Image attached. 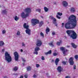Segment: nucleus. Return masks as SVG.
<instances>
[{"instance_id":"13","label":"nucleus","mask_w":78,"mask_h":78,"mask_svg":"<svg viewBox=\"0 0 78 78\" xmlns=\"http://www.w3.org/2000/svg\"><path fill=\"white\" fill-rule=\"evenodd\" d=\"M59 61V58H56L55 61V63L56 66H58V63Z\"/></svg>"},{"instance_id":"38","label":"nucleus","mask_w":78,"mask_h":78,"mask_svg":"<svg viewBox=\"0 0 78 78\" xmlns=\"http://www.w3.org/2000/svg\"><path fill=\"white\" fill-rule=\"evenodd\" d=\"M41 59L42 60H45V58H44V57L42 56L41 57Z\"/></svg>"},{"instance_id":"7","label":"nucleus","mask_w":78,"mask_h":78,"mask_svg":"<svg viewBox=\"0 0 78 78\" xmlns=\"http://www.w3.org/2000/svg\"><path fill=\"white\" fill-rule=\"evenodd\" d=\"M36 44L37 47H41V46L42 45V40L40 39H37Z\"/></svg>"},{"instance_id":"29","label":"nucleus","mask_w":78,"mask_h":78,"mask_svg":"<svg viewBox=\"0 0 78 78\" xmlns=\"http://www.w3.org/2000/svg\"><path fill=\"white\" fill-rule=\"evenodd\" d=\"M36 11H38L39 12H40L41 11V9H36Z\"/></svg>"},{"instance_id":"18","label":"nucleus","mask_w":78,"mask_h":78,"mask_svg":"<svg viewBox=\"0 0 78 78\" xmlns=\"http://www.w3.org/2000/svg\"><path fill=\"white\" fill-rule=\"evenodd\" d=\"M51 51L50 50L48 52L45 53L46 55H47L48 54H51Z\"/></svg>"},{"instance_id":"1","label":"nucleus","mask_w":78,"mask_h":78,"mask_svg":"<svg viewBox=\"0 0 78 78\" xmlns=\"http://www.w3.org/2000/svg\"><path fill=\"white\" fill-rule=\"evenodd\" d=\"M76 17L72 15L68 18V22L66 23L65 25V28L67 29L74 28L76 26Z\"/></svg>"},{"instance_id":"20","label":"nucleus","mask_w":78,"mask_h":78,"mask_svg":"<svg viewBox=\"0 0 78 78\" xmlns=\"http://www.w3.org/2000/svg\"><path fill=\"white\" fill-rule=\"evenodd\" d=\"M14 19L15 20H16V21H17L18 20H19V17L16 16L14 17Z\"/></svg>"},{"instance_id":"23","label":"nucleus","mask_w":78,"mask_h":78,"mask_svg":"<svg viewBox=\"0 0 78 78\" xmlns=\"http://www.w3.org/2000/svg\"><path fill=\"white\" fill-rule=\"evenodd\" d=\"M60 49L62 51H64V50H66V49H65V48H64V47H61Z\"/></svg>"},{"instance_id":"8","label":"nucleus","mask_w":78,"mask_h":78,"mask_svg":"<svg viewBox=\"0 0 78 78\" xmlns=\"http://www.w3.org/2000/svg\"><path fill=\"white\" fill-rule=\"evenodd\" d=\"M73 59L74 58L73 57H71L69 58V62L70 64V65H72L73 66L74 64V62H73Z\"/></svg>"},{"instance_id":"45","label":"nucleus","mask_w":78,"mask_h":78,"mask_svg":"<svg viewBox=\"0 0 78 78\" xmlns=\"http://www.w3.org/2000/svg\"><path fill=\"white\" fill-rule=\"evenodd\" d=\"M65 78H70V77L69 76H66Z\"/></svg>"},{"instance_id":"30","label":"nucleus","mask_w":78,"mask_h":78,"mask_svg":"<svg viewBox=\"0 0 78 78\" xmlns=\"http://www.w3.org/2000/svg\"><path fill=\"white\" fill-rule=\"evenodd\" d=\"M74 58H75L76 59V60H78V55H75L74 56Z\"/></svg>"},{"instance_id":"15","label":"nucleus","mask_w":78,"mask_h":78,"mask_svg":"<svg viewBox=\"0 0 78 78\" xmlns=\"http://www.w3.org/2000/svg\"><path fill=\"white\" fill-rule=\"evenodd\" d=\"M50 29H49L48 27H47L46 29V33L47 34H48V32H50Z\"/></svg>"},{"instance_id":"2","label":"nucleus","mask_w":78,"mask_h":78,"mask_svg":"<svg viewBox=\"0 0 78 78\" xmlns=\"http://www.w3.org/2000/svg\"><path fill=\"white\" fill-rule=\"evenodd\" d=\"M66 33L73 39H76L77 34L74 30H66Z\"/></svg>"},{"instance_id":"50","label":"nucleus","mask_w":78,"mask_h":78,"mask_svg":"<svg viewBox=\"0 0 78 78\" xmlns=\"http://www.w3.org/2000/svg\"><path fill=\"white\" fill-rule=\"evenodd\" d=\"M67 48H70V46H68V45H67Z\"/></svg>"},{"instance_id":"19","label":"nucleus","mask_w":78,"mask_h":78,"mask_svg":"<svg viewBox=\"0 0 78 78\" xmlns=\"http://www.w3.org/2000/svg\"><path fill=\"white\" fill-rule=\"evenodd\" d=\"M4 44H5L4 42L2 41H0V46L1 47H2V46H3V45H4Z\"/></svg>"},{"instance_id":"24","label":"nucleus","mask_w":78,"mask_h":78,"mask_svg":"<svg viewBox=\"0 0 78 78\" xmlns=\"http://www.w3.org/2000/svg\"><path fill=\"white\" fill-rule=\"evenodd\" d=\"M66 52L69 51V50L67 49L66 50V49H65V50H64V51H63L62 53L63 54H64V55H65V54H66Z\"/></svg>"},{"instance_id":"28","label":"nucleus","mask_w":78,"mask_h":78,"mask_svg":"<svg viewBox=\"0 0 78 78\" xmlns=\"http://www.w3.org/2000/svg\"><path fill=\"white\" fill-rule=\"evenodd\" d=\"M53 55L54 56H56L58 55V54L56 52H54L53 53Z\"/></svg>"},{"instance_id":"25","label":"nucleus","mask_w":78,"mask_h":78,"mask_svg":"<svg viewBox=\"0 0 78 78\" xmlns=\"http://www.w3.org/2000/svg\"><path fill=\"white\" fill-rule=\"evenodd\" d=\"M44 9L45 12H47V11H48V9L47 8L45 7L44 8Z\"/></svg>"},{"instance_id":"5","label":"nucleus","mask_w":78,"mask_h":78,"mask_svg":"<svg viewBox=\"0 0 78 78\" xmlns=\"http://www.w3.org/2000/svg\"><path fill=\"white\" fill-rule=\"evenodd\" d=\"M23 27L24 28L26 29L25 32L27 34H28L29 35H31V30L29 29V26L27 25L26 23H24L23 24Z\"/></svg>"},{"instance_id":"22","label":"nucleus","mask_w":78,"mask_h":78,"mask_svg":"<svg viewBox=\"0 0 78 78\" xmlns=\"http://www.w3.org/2000/svg\"><path fill=\"white\" fill-rule=\"evenodd\" d=\"M27 71H30L31 70V67L30 66H29L27 67Z\"/></svg>"},{"instance_id":"27","label":"nucleus","mask_w":78,"mask_h":78,"mask_svg":"<svg viewBox=\"0 0 78 78\" xmlns=\"http://www.w3.org/2000/svg\"><path fill=\"white\" fill-rule=\"evenodd\" d=\"M40 35L41 36H42V37H44V34L42 32H41L40 33Z\"/></svg>"},{"instance_id":"14","label":"nucleus","mask_w":78,"mask_h":78,"mask_svg":"<svg viewBox=\"0 0 78 78\" xmlns=\"http://www.w3.org/2000/svg\"><path fill=\"white\" fill-rule=\"evenodd\" d=\"M71 44L73 47L74 48H76L77 46L75 45V43H71Z\"/></svg>"},{"instance_id":"49","label":"nucleus","mask_w":78,"mask_h":78,"mask_svg":"<svg viewBox=\"0 0 78 78\" xmlns=\"http://www.w3.org/2000/svg\"><path fill=\"white\" fill-rule=\"evenodd\" d=\"M2 51L3 52H4V51H5V49H2Z\"/></svg>"},{"instance_id":"41","label":"nucleus","mask_w":78,"mask_h":78,"mask_svg":"<svg viewBox=\"0 0 78 78\" xmlns=\"http://www.w3.org/2000/svg\"><path fill=\"white\" fill-rule=\"evenodd\" d=\"M73 69L74 70L76 69V66H75V65L74 66Z\"/></svg>"},{"instance_id":"43","label":"nucleus","mask_w":78,"mask_h":78,"mask_svg":"<svg viewBox=\"0 0 78 78\" xmlns=\"http://www.w3.org/2000/svg\"><path fill=\"white\" fill-rule=\"evenodd\" d=\"M64 23H62V27H64Z\"/></svg>"},{"instance_id":"40","label":"nucleus","mask_w":78,"mask_h":78,"mask_svg":"<svg viewBox=\"0 0 78 78\" xmlns=\"http://www.w3.org/2000/svg\"><path fill=\"white\" fill-rule=\"evenodd\" d=\"M22 46H23V47H25V44H24V43H22Z\"/></svg>"},{"instance_id":"12","label":"nucleus","mask_w":78,"mask_h":78,"mask_svg":"<svg viewBox=\"0 0 78 78\" xmlns=\"http://www.w3.org/2000/svg\"><path fill=\"white\" fill-rule=\"evenodd\" d=\"M62 68H61V66H58L57 67V70L59 72H61L62 70Z\"/></svg>"},{"instance_id":"26","label":"nucleus","mask_w":78,"mask_h":78,"mask_svg":"<svg viewBox=\"0 0 78 78\" xmlns=\"http://www.w3.org/2000/svg\"><path fill=\"white\" fill-rule=\"evenodd\" d=\"M13 70L14 71H17V70H18V68H17V67L16 66H15L13 68Z\"/></svg>"},{"instance_id":"11","label":"nucleus","mask_w":78,"mask_h":78,"mask_svg":"<svg viewBox=\"0 0 78 78\" xmlns=\"http://www.w3.org/2000/svg\"><path fill=\"white\" fill-rule=\"evenodd\" d=\"M62 4L64 7H67L68 5V3L66 1H63L62 2Z\"/></svg>"},{"instance_id":"10","label":"nucleus","mask_w":78,"mask_h":78,"mask_svg":"<svg viewBox=\"0 0 78 78\" xmlns=\"http://www.w3.org/2000/svg\"><path fill=\"white\" fill-rule=\"evenodd\" d=\"M39 50H40V48L39 47H36L34 49V51L35 52H34V54H36V55H38V52H37Z\"/></svg>"},{"instance_id":"37","label":"nucleus","mask_w":78,"mask_h":78,"mask_svg":"<svg viewBox=\"0 0 78 78\" xmlns=\"http://www.w3.org/2000/svg\"><path fill=\"white\" fill-rule=\"evenodd\" d=\"M53 23H55V22H56V19L55 18H54L53 20Z\"/></svg>"},{"instance_id":"16","label":"nucleus","mask_w":78,"mask_h":78,"mask_svg":"<svg viewBox=\"0 0 78 78\" xmlns=\"http://www.w3.org/2000/svg\"><path fill=\"white\" fill-rule=\"evenodd\" d=\"M2 14H6L7 15V11H6V10H3L2 11Z\"/></svg>"},{"instance_id":"36","label":"nucleus","mask_w":78,"mask_h":78,"mask_svg":"<svg viewBox=\"0 0 78 78\" xmlns=\"http://www.w3.org/2000/svg\"><path fill=\"white\" fill-rule=\"evenodd\" d=\"M6 33V30H3L2 31V33L3 34H5Z\"/></svg>"},{"instance_id":"31","label":"nucleus","mask_w":78,"mask_h":78,"mask_svg":"<svg viewBox=\"0 0 78 78\" xmlns=\"http://www.w3.org/2000/svg\"><path fill=\"white\" fill-rule=\"evenodd\" d=\"M49 45H51V46H52V47H53L54 46V45L53 44V43H49Z\"/></svg>"},{"instance_id":"17","label":"nucleus","mask_w":78,"mask_h":78,"mask_svg":"<svg viewBox=\"0 0 78 78\" xmlns=\"http://www.w3.org/2000/svg\"><path fill=\"white\" fill-rule=\"evenodd\" d=\"M59 42H57V45H58V46H59L60 45H61V44H62V40H60Z\"/></svg>"},{"instance_id":"56","label":"nucleus","mask_w":78,"mask_h":78,"mask_svg":"<svg viewBox=\"0 0 78 78\" xmlns=\"http://www.w3.org/2000/svg\"><path fill=\"white\" fill-rule=\"evenodd\" d=\"M52 61H54V60H52Z\"/></svg>"},{"instance_id":"52","label":"nucleus","mask_w":78,"mask_h":78,"mask_svg":"<svg viewBox=\"0 0 78 78\" xmlns=\"http://www.w3.org/2000/svg\"><path fill=\"white\" fill-rule=\"evenodd\" d=\"M51 19H54V18H53V17H51Z\"/></svg>"},{"instance_id":"51","label":"nucleus","mask_w":78,"mask_h":78,"mask_svg":"<svg viewBox=\"0 0 78 78\" xmlns=\"http://www.w3.org/2000/svg\"><path fill=\"white\" fill-rule=\"evenodd\" d=\"M4 78H8L7 76H5L4 77Z\"/></svg>"},{"instance_id":"42","label":"nucleus","mask_w":78,"mask_h":78,"mask_svg":"<svg viewBox=\"0 0 78 78\" xmlns=\"http://www.w3.org/2000/svg\"><path fill=\"white\" fill-rule=\"evenodd\" d=\"M33 76L34 78H36L37 76H36V75L34 74V75Z\"/></svg>"},{"instance_id":"46","label":"nucleus","mask_w":78,"mask_h":78,"mask_svg":"<svg viewBox=\"0 0 78 78\" xmlns=\"http://www.w3.org/2000/svg\"><path fill=\"white\" fill-rule=\"evenodd\" d=\"M20 78H23V76H21Z\"/></svg>"},{"instance_id":"48","label":"nucleus","mask_w":78,"mask_h":78,"mask_svg":"<svg viewBox=\"0 0 78 78\" xmlns=\"http://www.w3.org/2000/svg\"><path fill=\"white\" fill-rule=\"evenodd\" d=\"M24 76H25V78H28V76H27L26 75Z\"/></svg>"},{"instance_id":"53","label":"nucleus","mask_w":78,"mask_h":78,"mask_svg":"<svg viewBox=\"0 0 78 78\" xmlns=\"http://www.w3.org/2000/svg\"><path fill=\"white\" fill-rule=\"evenodd\" d=\"M22 65H23V66H24V65H25V63H22Z\"/></svg>"},{"instance_id":"6","label":"nucleus","mask_w":78,"mask_h":78,"mask_svg":"<svg viewBox=\"0 0 78 78\" xmlns=\"http://www.w3.org/2000/svg\"><path fill=\"white\" fill-rule=\"evenodd\" d=\"M5 60L7 61L8 62H10L11 61L12 58H11V57L10 56V55L9 54H8V52H5Z\"/></svg>"},{"instance_id":"39","label":"nucleus","mask_w":78,"mask_h":78,"mask_svg":"<svg viewBox=\"0 0 78 78\" xmlns=\"http://www.w3.org/2000/svg\"><path fill=\"white\" fill-rule=\"evenodd\" d=\"M56 17L57 18V19H61V17H59V16L58 15H57L56 16Z\"/></svg>"},{"instance_id":"55","label":"nucleus","mask_w":78,"mask_h":78,"mask_svg":"<svg viewBox=\"0 0 78 78\" xmlns=\"http://www.w3.org/2000/svg\"><path fill=\"white\" fill-rule=\"evenodd\" d=\"M57 24H56L55 25V26H56V27H57Z\"/></svg>"},{"instance_id":"34","label":"nucleus","mask_w":78,"mask_h":78,"mask_svg":"<svg viewBox=\"0 0 78 78\" xmlns=\"http://www.w3.org/2000/svg\"><path fill=\"white\" fill-rule=\"evenodd\" d=\"M57 14L59 16H62V13H60L59 12H58Z\"/></svg>"},{"instance_id":"35","label":"nucleus","mask_w":78,"mask_h":78,"mask_svg":"<svg viewBox=\"0 0 78 78\" xmlns=\"http://www.w3.org/2000/svg\"><path fill=\"white\" fill-rule=\"evenodd\" d=\"M36 67L37 68H38V67H40V65L39 64H36Z\"/></svg>"},{"instance_id":"9","label":"nucleus","mask_w":78,"mask_h":78,"mask_svg":"<svg viewBox=\"0 0 78 78\" xmlns=\"http://www.w3.org/2000/svg\"><path fill=\"white\" fill-rule=\"evenodd\" d=\"M14 55L15 61H18L19 60V54L17 52H15L14 53Z\"/></svg>"},{"instance_id":"54","label":"nucleus","mask_w":78,"mask_h":78,"mask_svg":"<svg viewBox=\"0 0 78 78\" xmlns=\"http://www.w3.org/2000/svg\"><path fill=\"white\" fill-rule=\"evenodd\" d=\"M21 52H23V50L22 49H21Z\"/></svg>"},{"instance_id":"21","label":"nucleus","mask_w":78,"mask_h":78,"mask_svg":"<svg viewBox=\"0 0 78 78\" xmlns=\"http://www.w3.org/2000/svg\"><path fill=\"white\" fill-rule=\"evenodd\" d=\"M70 11L72 12H74L75 11V9L74 8L72 7L71 8Z\"/></svg>"},{"instance_id":"47","label":"nucleus","mask_w":78,"mask_h":78,"mask_svg":"<svg viewBox=\"0 0 78 78\" xmlns=\"http://www.w3.org/2000/svg\"><path fill=\"white\" fill-rule=\"evenodd\" d=\"M23 62H25V60L24 59H23Z\"/></svg>"},{"instance_id":"33","label":"nucleus","mask_w":78,"mask_h":78,"mask_svg":"<svg viewBox=\"0 0 78 78\" xmlns=\"http://www.w3.org/2000/svg\"><path fill=\"white\" fill-rule=\"evenodd\" d=\"M62 63L64 64V65H66V63L67 62L63 61L62 62Z\"/></svg>"},{"instance_id":"4","label":"nucleus","mask_w":78,"mask_h":78,"mask_svg":"<svg viewBox=\"0 0 78 78\" xmlns=\"http://www.w3.org/2000/svg\"><path fill=\"white\" fill-rule=\"evenodd\" d=\"M24 11L27 13L25 14L24 12H22L21 14V16L22 18H26L28 16V14L31 12V9L30 8H26L24 9Z\"/></svg>"},{"instance_id":"32","label":"nucleus","mask_w":78,"mask_h":78,"mask_svg":"<svg viewBox=\"0 0 78 78\" xmlns=\"http://www.w3.org/2000/svg\"><path fill=\"white\" fill-rule=\"evenodd\" d=\"M20 31H18L17 33V35L19 36V35H20Z\"/></svg>"},{"instance_id":"3","label":"nucleus","mask_w":78,"mask_h":78,"mask_svg":"<svg viewBox=\"0 0 78 78\" xmlns=\"http://www.w3.org/2000/svg\"><path fill=\"white\" fill-rule=\"evenodd\" d=\"M31 23L33 26L36 25V24L39 23V27H41L44 24V21H41L39 22V21L38 20L33 19L31 20Z\"/></svg>"},{"instance_id":"44","label":"nucleus","mask_w":78,"mask_h":78,"mask_svg":"<svg viewBox=\"0 0 78 78\" xmlns=\"http://www.w3.org/2000/svg\"><path fill=\"white\" fill-rule=\"evenodd\" d=\"M51 34H52V35H55V33L53 32L51 33Z\"/></svg>"}]
</instances>
